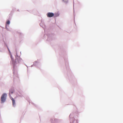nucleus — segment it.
I'll return each mask as SVG.
<instances>
[{
    "label": "nucleus",
    "instance_id": "obj_5",
    "mask_svg": "<svg viewBox=\"0 0 123 123\" xmlns=\"http://www.w3.org/2000/svg\"><path fill=\"white\" fill-rule=\"evenodd\" d=\"M10 22L9 20H8L6 22V24L8 25H9L10 24Z\"/></svg>",
    "mask_w": 123,
    "mask_h": 123
},
{
    "label": "nucleus",
    "instance_id": "obj_6",
    "mask_svg": "<svg viewBox=\"0 0 123 123\" xmlns=\"http://www.w3.org/2000/svg\"><path fill=\"white\" fill-rule=\"evenodd\" d=\"M56 17L58 16H59V14H56L55 15Z\"/></svg>",
    "mask_w": 123,
    "mask_h": 123
},
{
    "label": "nucleus",
    "instance_id": "obj_4",
    "mask_svg": "<svg viewBox=\"0 0 123 123\" xmlns=\"http://www.w3.org/2000/svg\"><path fill=\"white\" fill-rule=\"evenodd\" d=\"M10 98L12 101L13 105L14 106H15V100L14 99V98H13L11 96L10 97Z\"/></svg>",
    "mask_w": 123,
    "mask_h": 123
},
{
    "label": "nucleus",
    "instance_id": "obj_3",
    "mask_svg": "<svg viewBox=\"0 0 123 123\" xmlns=\"http://www.w3.org/2000/svg\"><path fill=\"white\" fill-rule=\"evenodd\" d=\"M14 90L12 88L9 91V95L10 97L11 96V94H12L14 92Z\"/></svg>",
    "mask_w": 123,
    "mask_h": 123
},
{
    "label": "nucleus",
    "instance_id": "obj_2",
    "mask_svg": "<svg viewBox=\"0 0 123 123\" xmlns=\"http://www.w3.org/2000/svg\"><path fill=\"white\" fill-rule=\"evenodd\" d=\"M54 15V14L52 12H49L47 14V16L49 17H51Z\"/></svg>",
    "mask_w": 123,
    "mask_h": 123
},
{
    "label": "nucleus",
    "instance_id": "obj_1",
    "mask_svg": "<svg viewBox=\"0 0 123 123\" xmlns=\"http://www.w3.org/2000/svg\"><path fill=\"white\" fill-rule=\"evenodd\" d=\"M6 96V93H4L2 94L1 98V100L2 103H3L5 102Z\"/></svg>",
    "mask_w": 123,
    "mask_h": 123
}]
</instances>
